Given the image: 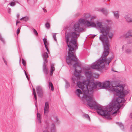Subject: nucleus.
Instances as JSON below:
<instances>
[{
    "label": "nucleus",
    "instance_id": "18",
    "mask_svg": "<svg viewBox=\"0 0 132 132\" xmlns=\"http://www.w3.org/2000/svg\"><path fill=\"white\" fill-rule=\"evenodd\" d=\"M75 93L78 97H80V95L82 94V93L80 89H77L76 90L75 92Z\"/></svg>",
    "mask_w": 132,
    "mask_h": 132
},
{
    "label": "nucleus",
    "instance_id": "54",
    "mask_svg": "<svg viewBox=\"0 0 132 132\" xmlns=\"http://www.w3.org/2000/svg\"><path fill=\"white\" fill-rule=\"evenodd\" d=\"M65 81L66 82H67L66 80H65Z\"/></svg>",
    "mask_w": 132,
    "mask_h": 132
},
{
    "label": "nucleus",
    "instance_id": "46",
    "mask_svg": "<svg viewBox=\"0 0 132 132\" xmlns=\"http://www.w3.org/2000/svg\"><path fill=\"white\" fill-rule=\"evenodd\" d=\"M19 16V14H18L17 15V18H18Z\"/></svg>",
    "mask_w": 132,
    "mask_h": 132
},
{
    "label": "nucleus",
    "instance_id": "51",
    "mask_svg": "<svg viewBox=\"0 0 132 132\" xmlns=\"http://www.w3.org/2000/svg\"><path fill=\"white\" fill-rule=\"evenodd\" d=\"M24 73H25V74H27V73H26V72L25 70H24Z\"/></svg>",
    "mask_w": 132,
    "mask_h": 132
},
{
    "label": "nucleus",
    "instance_id": "58",
    "mask_svg": "<svg viewBox=\"0 0 132 132\" xmlns=\"http://www.w3.org/2000/svg\"><path fill=\"white\" fill-rule=\"evenodd\" d=\"M28 1L29 0H27Z\"/></svg>",
    "mask_w": 132,
    "mask_h": 132
},
{
    "label": "nucleus",
    "instance_id": "28",
    "mask_svg": "<svg viewBox=\"0 0 132 132\" xmlns=\"http://www.w3.org/2000/svg\"><path fill=\"white\" fill-rule=\"evenodd\" d=\"M44 108H49V104L47 102H46L45 103Z\"/></svg>",
    "mask_w": 132,
    "mask_h": 132
},
{
    "label": "nucleus",
    "instance_id": "52",
    "mask_svg": "<svg viewBox=\"0 0 132 132\" xmlns=\"http://www.w3.org/2000/svg\"><path fill=\"white\" fill-rule=\"evenodd\" d=\"M113 71H114V72H116V71H114V70H112Z\"/></svg>",
    "mask_w": 132,
    "mask_h": 132
},
{
    "label": "nucleus",
    "instance_id": "36",
    "mask_svg": "<svg viewBox=\"0 0 132 132\" xmlns=\"http://www.w3.org/2000/svg\"><path fill=\"white\" fill-rule=\"evenodd\" d=\"M70 86L69 83H66L65 87L66 88H68Z\"/></svg>",
    "mask_w": 132,
    "mask_h": 132
},
{
    "label": "nucleus",
    "instance_id": "19",
    "mask_svg": "<svg viewBox=\"0 0 132 132\" xmlns=\"http://www.w3.org/2000/svg\"><path fill=\"white\" fill-rule=\"evenodd\" d=\"M82 116L83 117L89 120H90V117L88 114H86L84 113H83Z\"/></svg>",
    "mask_w": 132,
    "mask_h": 132
},
{
    "label": "nucleus",
    "instance_id": "57",
    "mask_svg": "<svg viewBox=\"0 0 132 132\" xmlns=\"http://www.w3.org/2000/svg\"><path fill=\"white\" fill-rule=\"evenodd\" d=\"M49 82L50 83L51 82Z\"/></svg>",
    "mask_w": 132,
    "mask_h": 132
},
{
    "label": "nucleus",
    "instance_id": "39",
    "mask_svg": "<svg viewBox=\"0 0 132 132\" xmlns=\"http://www.w3.org/2000/svg\"><path fill=\"white\" fill-rule=\"evenodd\" d=\"M20 29L18 28L17 30V34L18 35L19 33L20 32Z\"/></svg>",
    "mask_w": 132,
    "mask_h": 132
},
{
    "label": "nucleus",
    "instance_id": "42",
    "mask_svg": "<svg viewBox=\"0 0 132 132\" xmlns=\"http://www.w3.org/2000/svg\"><path fill=\"white\" fill-rule=\"evenodd\" d=\"M43 11L44 12H47V10L46 9H45L44 8L43 9Z\"/></svg>",
    "mask_w": 132,
    "mask_h": 132
},
{
    "label": "nucleus",
    "instance_id": "10",
    "mask_svg": "<svg viewBox=\"0 0 132 132\" xmlns=\"http://www.w3.org/2000/svg\"><path fill=\"white\" fill-rule=\"evenodd\" d=\"M43 70L45 74L47 75L48 73V69L45 62L43 63Z\"/></svg>",
    "mask_w": 132,
    "mask_h": 132
},
{
    "label": "nucleus",
    "instance_id": "30",
    "mask_svg": "<svg viewBox=\"0 0 132 132\" xmlns=\"http://www.w3.org/2000/svg\"><path fill=\"white\" fill-rule=\"evenodd\" d=\"M0 40L3 43H5V40L2 37L1 34H0Z\"/></svg>",
    "mask_w": 132,
    "mask_h": 132
},
{
    "label": "nucleus",
    "instance_id": "38",
    "mask_svg": "<svg viewBox=\"0 0 132 132\" xmlns=\"http://www.w3.org/2000/svg\"><path fill=\"white\" fill-rule=\"evenodd\" d=\"M7 10L8 13H10L11 12V9L9 7H8L7 8Z\"/></svg>",
    "mask_w": 132,
    "mask_h": 132
},
{
    "label": "nucleus",
    "instance_id": "32",
    "mask_svg": "<svg viewBox=\"0 0 132 132\" xmlns=\"http://www.w3.org/2000/svg\"><path fill=\"white\" fill-rule=\"evenodd\" d=\"M49 108H45L44 109V113H48Z\"/></svg>",
    "mask_w": 132,
    "mask_h": 132
},
{
    "label": "nucleus",
    "instance_id": "15",
    "mask_svg": "<svg viewBox=\"0 0 132 132\" xmlns=\"http://www.w3.org/2000/svg\"><path fill=\"white\" fill-rule=\"evenodd\" d=\"M55 70V68L54 67L53 64H52L51 65V71L50 75L52 76L53 75V71Z\"/></svg>",
    "mask_w": 132,
    "mask_h": 132
},
{
    "label": "nucleus",
    "instance_id": "4",
    "mask_svg": "<svg viewBox=\"0 0 132 132\" xmlns=\"http://www.w3.org/2000/svg\"><path fill=\"white\" fill-rule=\"evenodd\" d=\"M84 74L86 77V79L83 80L82 82H101L99 81H94L93 77L97 78L99 76V75L95 73H93L90 70L85 69L84 70ZM124 81L119 79L110 81L109 80H105L102 82H122ZM76 82H81L77 81Z\"/></svg>",
    "mask_w": 132,
    "mask_h": 132
},
{
    "label": "nucleus",
    "instance_id": "16",
    "mask_svg": "<svg viewBox=\"0 0 132 132\" xmlns=\"http://www.w3.org/2000/svg\"><path fill=\"white\" fill-rule=\"evenodd\" d=\"M55 120L56 123L57 125H59L60 123V122L58 119V117L56 116H53Z\"/></svg>",
    "mask_w": 132,
    "mask_h": 132
},
{
    "label": "nucleus",
    "instance_id": "34",
    "mask_svg": "<svg viewBox=\"0 0 132 132\" xmlns=\"http://www.w3.org/2000/svg\"><path fill=\"white\" fill-rule=\"evenodd\" d=\"M12 2L10 3V5L12 6H13L15 5V3L14 2Z\"/></svg>",
    "mask_w": 132,
    "mask_h": 132
},
{
    "label": "nucleus",
    "instance_id": "2",
    "mask_svg": "<svg viewBox=\"0 0 132 132\" xmlns=\"http://www.w3.org/2000/svg\"><path fill=\"white\" fill-rule=\"evenodd\" d=\"M86 21V20L84 18L80 20L79 22H77L74 24L69 32H66L65 33V40L69 48L68 55L66 58V62L69 65L72 64V61L75 62L73 65L75 69L74 72H81V68L80 66L78 60L77 59L75 52V50L78 48L77 39L79 36V35L77 33L82 32L84 30L83 28H80V23H85Z\"/></svg>",
    "mask_w": 132,
    "mask_h": 132
},
{
    "label": "nucleus",
    "instance_id": "37",
    "mask_svg": "<svg viewBox=\"0 0 132 132\" xmlns=\"http://www.w3.org/2000/svg\"><path fill=\"white\" fill-rule=\"evenodd\" d=\"M47 58H43V59L44 61V63L45 62V63L46 64V63L47 62Z\"/></svg>",
    "mask_w": 132,
    "mask_h": 132
},
{
    "label": "nucleus",
    "instance_id": "1",
    "mask_svg": "<svg viewBox=\"0 0 132 132\" xmlns=\"http://www.w3.org/2000/svg\"><path fill=\"white\" fill-rule=\"evenodd\" d=\"M119 83H75V86L77 85L83 92L84 93L81 98L84 101L86 100L87 105L91 109H94L97 110V113L101 115L104 116L106 118L111 119L110 113L106 108L103 107L101 105L96 103L93 97L94 89H97L98 86L100 89L110 88L117 93L118 96L124 97L126 94L128 93L126 90H124V87Z\"/></svg>",
    "mask_w": 132,
    "mask_h": 132
},
{
    "label": "nucleus",
    "instance_id": "20",
    "mask_svg": "<svg viewBox=\"0 0 132 132\" xmlns=\"http://www.w3.org/2000/svg\"><path fill=\"white\" fill-rule=\"evenodd\" d=\"M33 92L34 97L36 101V102H37V96L35 89L33 88Z\"/></svg>",
    "mask_w": 132,
    "mask_h": 132
},
{
    "label": "nucleus",
    "instance_id": "29",
    "mask_svg": "<svg viewBox=\"0 0 132 132\" xmlns=\"http://www.w3.org/2000/svg\"><path fill=\"white\" fill-rule=\"evenodd\" d=\"M32 30L33 31L34 33V34L36 36H38V34L37 31L34 28H33L32 29Z\"/></svg>",
    "mask_w": 132,
    "mask_h": 132
},
{
    "label": "nucleus",
    "instance_id": "8",
    "mask_svg": "<svg viewBox=\"0 0 132 132\" xmlns=\"http://www.w3.org/2000/svg\"><path fill=\"white\" fill-rule=\"evenodd\" d=\"M89 20L86 21L85 23L86 25L88 27H96V24L93 22L90 21Z\"/></svg>",
    "mask_w": 132,
    "mask_h": 132
},
{
    "label": "nucleus",
    "instance_id": "14",
    "mask_svg": "<svg viewBox=\"0 0 132 132\" xmlns=\"http://www.w3.org/2000/svg\"><path fill=\"white\" fill-rule=\"evenodd\" d=\"M83 17L85 19L86 21H87V20H91L92 19V18L90 17L89 14L88 13L85 14L84 15Z\"/></svg>",
    "mask_w": 132,
    "mask_h": 132
},
{
    "label": "nucleus",
    "instance_id": "45",
    "mask_svg": "<svg viewBox=\"0 0 132 132\" xmlns=\"http://www.w3.org/2000/svg\"><path fill=\"white\" fill-rule=\"evenodd\" d=\"M124 47H125V46L124 45H123L122 46V50H123V49H124Z\"/></svg>",
    "mask_w": 132,
    "mask_h": 132
},
{
    "label": "nucleus",
    "instance_id": "53",
    "mask_svg": "<svg viewBox=\"0 0 132 132\" xmlns=\"http://www.w3.org/2000/svg\"><path fill=\"white\" fill-rule=\"evenodd\" d=\"M19 22H20L18 21V23H19Z\"/></svg>",
    "mask_w": 132,
    "mask_h": 132
},
{
    "label": "nucleus",
    "instance_id": "24",
    "mask_svg": "<svg viewBox=\"0 0 132 132\" xmlns=\"http://www.w3.org/2000/svg\"><path fill=\"white\" fill-rule=\"evenodd\" d=\"M49 86L50 88H51V90L52 91H53L54 90V88L53 85L52 83H49Z\"/></svg>",
    "mask_w": 132,
    "mask_h": 132
},
{
    "label": "nucleus",
    "instance_id": "31",
    "mask_svg": "<svg viewBox=\"0 0 132 132\" xmlns=\"http://www.w3.org/2000/svg\"><path fill=\"white\" fill-rule=\"evenodd\" d=\"M22 64H23L24 66H25L26 65V61L23 59H22Z\"/></svg>",
    "mask_w": 132,
    "mask_h": 132
},
{
    "label": "nucleus",
    "instance_id": "12",
    "mask_svg": "<svg viewBox=\"0 0 132 132\" xmlns=\"http://www.w3.org/2000/svg\"><path fill=\"white\" fill-rule=\"evenodd\" d=\"M51 132H56V130L54 124L52 123L51 126ZM43 132H49L47 130L44 131Z\"/></svg>",
    "mask_w": 132,
    "mask_h": 132
},
{
    "label": "nucleus",
    "instance_id": "7",
    "mask_svg": "<svg viewBox=\"0 0 132 132\" xmlns=\"http://www.w3.org/2000/svg\"><path fill=\"white\" fill-rule=\"evenodd\" d=\"M124 18L127 22L128 23L132 22V17H131L130 15L128 14L125 15Z\"/></svg>",
    "mask_w": 132,
    "mask_h": 132
},
{
    "label": "nucleus",
    "instance_id": "13",
    "mask_svg": "<svg viewBox=\"0 0 132 132\" xmlns=\"http://www.w3.org/2000/svg\"><path fill=\"white\" fill-rule=\"evenodd\" d=\"M114 16L115 18L117 19H119V14L118 11H112Z\"/></svg>",
    "mask_w": 132,
    "mask_h": 132
},
{
    "label": "nucleus",
    "instance_id": "21",
    "mask_svg": "<svg viewBox=\"0 0 132 132\" xmlns=\"http://www.w3.org/2000/svg\"><path fill=\"white\" fill-rule=\"evenodd\" d=\"M101 11L105 15H107L108 13V11L104 9H102Z\"/></svg>",
    "mask_w": 132,
    "mask_h": 132
},
{
    "label": "nucleus",
    "instance_id": "41",
    "mask_svg": "<svg viewBox=\"0 0 132 132\" xmlns=\"http://www.w3.org/2000/svg\"><path fill=\"white\" fill-rule=\"evenodd\" d=\"M25 75L26 76V77L27 78V79H28L29 80V78L28 77V75H27V74H25Z\"/></svg>",
    "mask_w": 132,
    "mask_h": 132
},
{
    "label": "nucleus",
    "instance_id": "33",
    "mask_svg": "<svg viewBox=\"0 0 132 132\" xmlns=\"http://www.w3.org/2000/svg\"><path fill=\"white\" fill-rule=\"evenodd\" d=\"M45 27L47 29H49L50 28V25L49 23H46L45 24Z\"/></svg>",
    "mask_w": 132,
    "mask_h": 132
},
{
    "label": "nucleus",
    "instance_id": "6",
    "mask_svg": "<svg viewBox=\"0 0 132 132\" xmlns=\"http://www.w3.org/2000/svg\"><path fill=\"white\" fill-rule=\"evenodd\" d=\"M36 91L38 96L42 97L44 94V91L42 87L40 86H37L36 88Z\"/></svg>",
    "mask_w": 132,
    "mask_h": 132
},
{
    "label": "nucleus",
    "instance_id": "9",
    "mask_svg": "<svg viewBox=\"0 0 132 132\" xmlns=\"http://www.w3.org/2000/svg\"><path fill=\"white\" fill-rule=\"evenodd\" d=\"M115 107L114 106H113V105L112 104L110 105L109 107V110L110 111H111L112 110L113 111L114 110L115 111L113 112L112 113L113 114H114L116 113H117V111L119 110L116 109Z\"/></svg>",
    "mask_w": 132,
    "mask_h": 132
},
{
    "label": "nucleus",
    "instance_id": "17",
    "mask_svg": "<svg viewBox=\"0 0 132 132\" xmlns=\"http://www.w3.org/2000/svg\"><path fill=\"white\" fill-rule=\"evenodd\" d=\"M43 41L44 42V44L45 46V48L48 52H49L46 43L47 42V39L45 38H44L43 39Z\"/></svg>",
    "mask_w": 132,
    "mask_h": 132
},
{
    "label": "nucleus",
    "instance_id": "11",
    "mask_svg": "<svg viewBox=\"0 0 132 132\" xmlns=\"http://www.w3.org/2000/svg\"><path fill=\"white\" fill-rule=\"evenodd\" d=\"M123 36L125 38L132 37V30H130L126 34L123 35Z\"/></svg>",
    "mask_w": 132,
    "mask_h": 132
},
{
    "label": "nucleus",
    "instance_id": "3",
    "mask_svg": "<svg viewBox=\"0 0 132 132\" xmlns=\"http://www.w3.org/2000/svg\"><path fill=\"white\" fill-rule=\"evenodd\" d=\"M96 25L100 30V33L102 34L99 37L100 39L102 41L104 51L100 59L93 64L91 68L94 69L99 70L101 68L103 69L105 67V63L106 65L108 66L109 63L112 59L111 56L108 59L106 57L109 53V40L107 36L111 39L113 36L112 34L110 32V29L107 27H105L102 25L101 22H98Z\"/></svg>",
    "mask_w": 132,
    "mask_h": 132
},
{
    "label": "nucleus",
    "instance_id": "50",
    "mask_svg": "<svg viewBox=\"0 0 132 132\" xmlns=\"http://www.w3.org/2000/svg\"><path fill=\"white\" fill-rule=\"evenodd\" d=\"M12 0L14 2H16V0Z\"/></svg>",
    "mask_w": 132,
    "mask_h": 132
},
{
    "label": "nucleus",
    "instance_id": "5",
    "mask_svg": "<svg viewBox=\"0 0 132 132\" xmlns=\"http://www.w3.org/2000/svg\"><path fill=\"white\" fill-rule=\"evenodd\" d=\"M116 99V101L113 102L111 104L113 105V106H114L115 108L117 110H119L120 108H121L123 106V104L120 105V103H124L125 101L124 97L119 96Z\"/></svg>",
    "mask_w": 132,
    "mask_h": 132
},
{
    "label": "nucleus",
    "instance_id": "56",
    "mask_svg": "<svg viewBox=\"0 0 132 132\" xmlns=\"http://www.w3.org/2000/svg\"><path fill=\"white\" fill-rule=\"evenodd\" d=\"M35 106H36V107L37 106H36V105Z\"/></svg>",
    "mask_w": 132,
    "mask_h": 132
},
{
    "label": "nucleus",
    "instance_id": "47",
    "mask_svg": "<svg viewBox=\"0 0 132 132\" xmlns=\"http://www.w3.org/2000/svg\"><path fill=\"white\" fill-rule=\"evenodd\" d=\"M18 25V21H16V25L17 26Z\"/></svg>",
    "mask_w": 132,
    "mask_h": 132
},
{
    "label": "nucleus",
    "instance_id": "49",
    "mask_svg": "<svg viewBox=\"0 0 132 132\" xmlns=\"http://www.w3.org/2000/svg\"><path fill=\"white\" fill-rule=\"evenodd\" d=\"M46 45H47H47H49V43L48 42H47L46 43Z\"/></svg>",
    "mask_w": 132,
    "mask_h": 132
},
{
    "label": "nucleus",
    "instance_id": "35",
    "mask_svg": "<svg viewBox=\"0 0 132 132\" xmlns=\"http://www.w3.org/2000/svg\"><path fill=\"white\" fill-rule=\"evenodd\" d=\"M131 52V50L129 49H127L126 50V53H129Z\"/></svg>",
    "mask_w": 132,
    "mask_h": 132
},
{
    "label": "nucleus",
    "instance_id": "26",
    "mask_svg": "<svg viewBox=\"0 0 132 132\" xmlns=\"http://www.w3.org/2000/svg\"><path fill=\"white\" fill-rule=\"evenodd\" d=\"M23 19L25 21H27L28 19L29 18L28 17L26 16L20 19V20Z\"/></svg>",
    "mask_w": 132,
    "mask_h": 132
},
{
    "label": "nucleus",
    "instance_id": "48",
    "mask_svg": "<svg viewBox=\"0 0 132 132\" xmlns=\"http://www.w3.org/2000/svg\"><path fill=\"white\" fill-rule=\"evenodd\" d=\"M131 130H132V125H131L130 127Z\"/></svg>",
    "mask_w": 132,
    "mask_h": 132
},
{
    "label": "nucleus",
    "instance_id": "55",
    "mask_svg": "<svg viewBox=\"0 0 132 132\" xmlns=\"http://www.w3.org/2000/svg\"><path fill=\"white\" fill-rule=\"evenodd\" d=\"M130 43H128L129 44H130Z\"/></svg>",
    "mask_w": 132,
    "mask_h": 132
},
{
    "label": "nucleus",
    "instance_id": "25",
    "mask_svg": "<svg viewBox=\"0 0 132 132\" xmlns=\"http://www.w3.org/2000/svg\"><path fill=\"white\" fill-rule=\"evenodd\" d=\"M43 58H48V55L46 52H45L43 55Z\"/></svg>",
    "mask_w": 132,
    "mask_h": 132
},
{
    "label": "nucleus",
    "instance_id": "43",
    "mask_svg": "<svg viewBox=\"0 0 132 132\" xmlns=\"http://www.w3.org/2000/svg\"><path fill=\"white\" fill-rule=\"evenodd\" d=\"M96 35H92V37L93 38L95 36H96Z\"/></svg>",
    "mask_w": 132,
    "mask_h": 132
},
{
    "label": "nucleus",
    "instance_id": "40",
    "mask_svg": "<svg viewBox=\"0 0 132 132\" xmlns=\"http://www.w3.org/2000/svg\"><path fill=\"white\" fill-rule=\"evenodd\" d=\"M3 60L4 61L6 65H7V62L5 60L4 58H3Z\"/></svg>",
    "mask_w": 132,
    "mask_h": 132
},
{
    "label": "nucleus",
    "instance_id": "44",
    "mask_svg": "<svg viewBox=\"0 0 132 132\" xmlns=\"http://www.w3.org/2000/svg\"><path fill=\"white\" fill-rule=\"evenodd\" d=\"M72 80L73 81V82H75V79L74 78H72Z\"/></svg>",
    "mask_w": 132,
    "mask_h": 132
},
{
    "label": "nucleus",
    "instance_id": "22",
    "mask_svg": "<svg viewBox=\"0 0 132 132\" xmlns=\"http://www.w3.org/2000/svg\"><path fill=\"white\" fill-rule=\"evenodd\" d=\"M117 123L121 129L123 130L124 129V126L122 123L117 122Z\"/></svg>",
    "mask_w": 132,
    "mask_h": 132
},
{
    "label": "nucleus",
    "instance_id": "23",
    "mask_svg": "<svg viewBox=\"0 0 132 132\" xmlns=\"http://www.w3.org/2000/svg\"><path fill=\"white\" fill-rule=\"evenodd\" d=\"M37 116L38 122L39 123H41V121L40 118L41 116L40 114L38 112L37 113Z\"/></svg>",
    "mask_w": 132,
    "mask_h": 132
},
{
    "label": "nucleus",
    "instance_id": "27",
    "mask_svg": "<svg viewBox=\"0 0 132 132\" xmlns=\"http://www.w3.org/2000/svg\"><path fill=\"white\" fill-rule=\"evenodd\" d=\"M56 33H53V38L54 40L56 41V42H57V39L56 38Z\"/></svg>",
    "mask_w": 132,
    "mask_h": 132
}]
</instances>
